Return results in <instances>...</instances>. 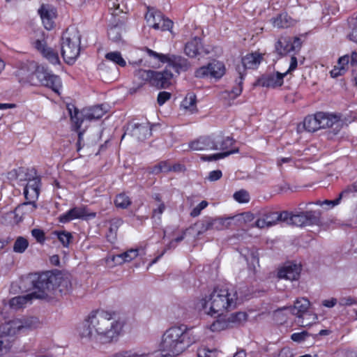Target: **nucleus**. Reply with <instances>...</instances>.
I'll use <instances>...</instances> for the list:
<instances>
[{
	"instance_id": "obj_45",
	"label": "nucleus",
	"mask_w": 357,
	"mask_h": 357,
	"mask_svg": "<svg viewBox=\"0 0 357 357\" xmlns=\"http://www.w3.org/2000/svg\"><path fill=\"white\" fill-rule=\"evenodd\" d=\"M238 151V149H233V150H231L229 151H225V152L219 153H215V154H212L210 155H206V156L202 157V159L204 160H208V161L217 160H220V159L224 158L225 157H227L232 153H237Z\"/></svg>"
},
{
	"instance_id": "obj_34",
	"label": "nucleus",
	"mask_w": 357,
	"mask_h": 357,
	"mask_svg": "<svg viewBox=\"0 0 357 357\" xmlns=\"http://www.w3.org/2000/svg\"><path fill=\"white\" fill-rule=\"evenodd\" d=\"M148 11L145 15V19L146 20L149 26L153 27L156 30V26L154 25L155 24H160L162 19L163 17V15L159 10H155L153 8L147 7Z\"/></svg>"
},
{
	"instance_id": "obj_11",
	"label": "nucleus",
	"mask_w": 357,
	"mask_h": 357,
	"mask_svg": "<svg viewBox=\"0 0 357 357\" xmlns=\"http://www.w3.org/2000/svg\"><path fill=\"white\" fill-rule=\"evenodd\" d=\"M225 73V67L223 63L218 61H213L207 66H204L198 68L195 71V77L198 78H204L210 76L219 79L223 76Z\"/></svg>"
},
{
	"instance_id": "obj_17",
	"label": "nucleus",
	"mask_w": 357,
	"mask_h": 357,
	"mask_svg": "<svg viewBox=\"0 0 357 357\" xmlns=\"http://www.w3.org/2000/svg\"><path fill=\"white\" fill-rule=\"evenodd\" d=\"M172 77V73L168 70H153L150 85L157 89H166L171 84Z\"/></svg>"
},
{
	"instance_id": "obj_64",
	"label": "nucleus",
	"mask_w": 357,
	"mask_h": 357,
	"mask_svg": "<svg viewBox=\"0 0 357 357\" xmlns=\"http://www.w3.org/2000/svg\"><path fill=\"white\" fill-rule=\"evenodd\" d=\"M356 193L350 185H347L339 195L341 199L343 197H349Z\"/></svg>"
},
{
	"instance_id": "obj_26",
	"label": "nucleus",
	"mask_w": 357,
	"mask_h": 357,
	"mask_svg": "<svg viewBox=\"0 0 357 357\" xmlns=\"http://www.w3.org/2000/svg\"><path fill=\"white\" fill-rule=\"evenodd\" d=\"M192 230L196 238H199L208 230H213L211 217L205 216L190 227L186 231Z\"/></svg>"
},
{
	"instance_id": "obj_2",
	"label": "nucleus",
	"mask_w": 357,
	"mask_h": 357,
	"mask_svg": "<svg viewBox=\"0 0 357 357\" xmlns=\"http://www.w3.org/2000/svg\"><path fill=\"white\" fill-rule=\"evenodd\" d=\"M199 337L185 324L175 325L165 331L159 344L164 356H176L196 342Z\"/></svg>"
},
{
	"instance_id": "obj_38",
	"label": "nucleus",
	"mask_w": 357,
	"mask_h": 357,
	"mask_svg": "<svg viewBox=\"0 0 357 357\" xmlns=\"http://www.w3.org/2000/svg\"><path fill=\"white\" fill-rule=\"evenodd\" d=\"M273 23L275 27L287 28L294 24V21L287 14L282 13L275 18Z\"/></svg>"
},
{
	"instance_id": "obj_12",
	"label": "nucleus",
	"mask_w": 357,
	"mask_h": 357,
	"mask_svg": "<svg viewBox=\"0 0 357 357\" xmlns=\"http://www.w3.org/2000/svg\"><path fill=\"white\" fill-rule=\"evenodd\" d=\"M318 117L321 119V129L330 128L335 135H337L344 125V121L340 114L319 112Z\"/></svg>"
},
{
	"instance_id": "obj_7",
	"label": "nucleus",
	"mask_w": 357,
	"mask_h": 357,
	"mask_svg": "<svg viewBox=\"0 0 357 357\" xmlns=\"http://www.w3.org/2000/svg\"><path fill=\"white\" fill-rule=\"evenodd\" d=\"M40 322L36 317L15 319L0 325V337H13L27 330L38 326Z\"/></svg>"
},
{
	"instance_id": "obj_42",
	"label": "nucleus",
	"mask_w": 357,
	"mask_h": 357,
	"mask_svg": "<svg viewBox=\"0 0 357 357\" xmlns=\"http://www.w3.org/2000/svg\"><path fill=\"white\" fill-rule=\"evenodd\" d=\"M54 234L64 247H68L73 239L71 233L66 231H55Z\"/></svg>"
},
{
	"instance_id": "obj_5",
	"label": "nucleus",
	"mask_w": 357,
	"mask_h": 357,
	"mask_svg": "<svg viewBox=\"0 0 357 357\" xmlns=\"http://www.w3.org/2000/svg\"><path fill=\"white\" fill-rule=\"evenodd\" d=\"M10 178L27 181L24 189V197L26 200L36 201L40 195V178L35 176L34 169H29L25 167L14 169L8 173Z\"/></svg>"
},
{
	"instance_id": "obj_56",
	"label": "nucleus",
	"mask_w": 357,
	"mask_h": 357,
	"mask_svg": "<svg viewBox=\"0 0 357 357\" xmlns=\"http://www.w3.org/2000/svg\"><path fill=\"white\" fill-rule=\"evenodd\" d=\"M107 261H112L113 263V265H121L126 262L122 253L109 256L107 259Z\"/></svg>"
},
{
	"instance_id": "obj_28",
	"label": "nucleus",
	"mask_w": 357,
	"mask_h": 357,
	"mask_svg": "<svg viewBox=\"0 0 357 357\" xmlns=\"http://www.w3.org/2000/svg\"><path fill=\"white\" fill-rule=\"evenodd\" d=\"M35 47L52 64L59 63V57L55 51L47 47L45 43L40 40H36Z\"/></svg>"
},
{
	"instance_id": "obj_44",
	"label": "nucleus",
	"mask_w": 357,
	"mask_h": 357,
	"mask_svg": "<svg viewBox=\"0 0 357 357\" xmlns=\"http://www.w3.org/2000/svg\"><path fill=\"white\" fill-rule=\"evenodd\" d=\"M114 202L116 206L121 208H126L131 204L130 198L125 194L117 195Z\"/></svg>"
},
{
	"instance_id": "obj_22",
	"label": "nucleus",
	"mask_w": 357,
	"mask_h": 357,
	"mask_svg": "<svg viewBox=\"0 0 357 357\" xmlns=\"http://www.w3.org/2000/svg\"><path fill=\"white\" fill-rule=\"evenodd\" d=\"M166 63L177 73L186 72L191 67V64L188 59L180 55L168 54Z\"/></svg>"
},
{
	"instance_id": "obj_47",
	"label": "nucleus",
	"mask_w": 357,
	"mask_h": 357,
	"mask_svg": "<svg viewBox=\"0 0 357 357\" xmlns=\"http://www.w3.org/2000/svg\"><path fill=\"white\" fill-rule=\"evenodd\" d=\"M108 36L112 41H119L121 38L120 28L117 26L110 27L108 30Z\"/></svg>"
},
{
	"instance_id": "obj_15",
	"label": "nucleus",
	"mask_w": 357,
	"mask_h": 357,
	"mask_svg": "<svg viewBox=\"0 0 357 357\" xmlns=\"http://www.w3.org/2000/svg\"><path fill=\"white\" fill-rule=\"evenodd\" d=\"M96 215V213H89L86 207H75L61 215L59 220L61 223H66L74 219H86L87 217L95 218Z\"/></svg>"
},
{
	"instance_id": "obj_13",
	"label": "nucleus",
	"mask_w": 357,
	"mask_h": 357,
	"mask_svg": "<svg viewBox=\"0 0 357 357\" xmlns=\"http://www.w3.org/2000/svg\"><path fill=\"white\" fill-rule=\"evenodd\" d=\"M247 314L244 312H237L231 314L226 320H217L211 326L212 331L224 330L228 327L240 324L247 319Z\"/></svg>"
},
{
	"instance_id": "obj_62",
	"label": "nucleus",
	"mask_w": 357,
	"mask_h": 357,
	"mask_svg": "<svg viewBox=\"0 0 357 357\" xmlns=\"http://www.w3.org/2000/svg\"><path fill=\"white\" fill-rule=\"evenodd\" d=\"M349 55H344L343 56H341L337 61V67L339 68H345L346 66L349 63Z\"/></svg>"
},
{
	"instance_id": "obj_52",
	"label": "nucleus",
	"mask_w": 357,
	"mask_h": 357,
	"mask_svg": "<svg viewBox=\"0 0 357 357\" xmlns=\"http://www.w3.org/2000/svg\"><path fill=\"white\" fill-rule=\"evenodd\" d=\"M123 224V220L121 218H114L110 221L109 232L111 234L116 235V231L119 227Z\"/></svg>"
},
{
	"instance_id": "obj_25",
	"label": "nucleus",
	"mask_w": 357,
	"mask_h": 357,
	"mask_svg": "<svg viewBox=\"0 0 357 357\" xmlns=\"http://www.w3.org/2000/svg\"><path fill=\"white\" fill-rule=\"evenodd\" d=\"M107 110L101 105H96L89 108L83 109L81 112L79 111V116L84 121H91L100 119Z\"/></svg>"
},
{
	"instance_id": "obj_39",
	"label": "nucleus",
	"mask_w": 357,
	"mask_h": 357,
	"mask_svg": "<svg viewBox=\"0 0 357 357\" xmlns=\"http://www.w3.org/2000/svg\"><path fill=\"white\" fill-rule=\"evenodd\" d=\"M105 59L107 61H111L121 67H125L126 66V61L122 57V55L119 52L116 51L108 52L105 54Z\"/></svg>"
},
{
	"instance_id": "obj_1",
	"label": "nucleus",
	"mask_w": 357,
	"mask_h": 357,
	"mask_svg": "<svg viewBox=\"0 0 357 357\" xmlns=\"http://www.w3.org/2000/svg\"><path fill=\"white\" fill-rule=\"evenodd\" d=\"M122 328L123 324L115 312L98 310L84 321L78 331L82 338L100 344H109L118 340Z\"/></svg>"
},
{
	"instance_id": "obj_32",
	"label": "nucleus",
	"mask_w": 357,
	"mask_h": 357,
	"mask_svg": "<svg viewBox=\"0 0 357 357\" xmlns=\"http://www.w3.org/2000/svg\"><path fill=\"white\" fill-rule=\"evenodd\" d=\"M310 306V301L304 298H298L295 302L293 306L285 307L289 309L290 312L298 317L300 319L302 318L303 314L306 312Z\"/></svg>"
},
{
	"instance_id": "obj_35",
	"label": "nucleus",
	"mask_w": 357,
	"mask_h": 357,
	"mask_svg": "<svg viewBox=\"0 0 357 357\" xmlns=\"http://www.w3.org/2000/svg\"><path fill=\"white\" fill-rule=\"evenodd\" d=\"M214 148L213 150H226L229 147L231 146L234 142L233 138L230 137H225L222 135H218L213 136Z\"/></svg>"
},
{
	"instance_id": "obj_36",
	"label": "nucleus",
	"mask_w": 357,
	"mask_h": 357,
	"mask_svg": "<svg viewBox=\"0 0 357 357\" xmlns=\"http://www.w3.org/2000/svg\"><path fill=\"white\" fill-rule=\"evenodd\" d=\"M201 48L202 44L200 42V39L198 38H195L194 39L186 43L184 51L185 54L188 55V56L195 57L201 53Z\"/></svg>"
},
{
	"instance_id": "obj_46",
	"label": "nucleus",
	"mask_w": 357,
	"mask_h": 357,
	"mask_svg": "<svg viewBox=\"0 0 357 357\" xmlns=\"http://www.w3.org/2000/svg\"><path fill=\"white\" fill-rule=\"evenodd\" d=\"M233 197L238 203H248L250 201V195L245 190H240L236 192Z\"/></svg>"
},
{
	"instance_id": "obj_50",
	"label": "nucleus",
	"mask_w": 357,
	"mask_h": 357,
	"mask_svg": "<svg viewBox=\"0 0 357 357\" xmlns=\"http://www.w3.org/2000/svg\"><path fill=\"white\" fill-rule=\"evenodd\" d=\"M208 205L207 201L203 200L197 206H196L190 212V216L192 218H195L199 216L201 214V212L203 209L206 208Z\"/></svg>"
},
{
	"instance_id": "obj_18",
	"label": "nucleus",
	"mask_w": 357,
	"mask_h": 357,
	"mask_svg": "<svg viewBox=\"0 0 357 357\" xmlns=\"http://www.w3.org/2000/svg\"><path fill=\"white\" fill-rule=\"evenodd\" d=\"M151 76H153L152 70L138 69L134 73V84L135 86L129 89L130 94L136 93L145 84H151Z\"/></svg>"
},
{
	"instance_id": "obj_59",
	"label": "nucleus",
	"mask_w": 357,
	"mask_h": 357,
	"mask_svg": "<svg viewBox=\"0 0 357 357\" xmlns=\"http://www.w3.org/2000/svg\"><path fill=\"white\" fill-rule=\"evenodd\" d=\"M214 351L210 350L206 348H201L198 349L197 351L198 357H213L214 356Z\"/></svg>"
},
{
	"instance_id": "obj_61",
	"label": "nucleus",
	"mask_w": 357,
	"mask_h": 357,
	"mask_svg": "<svg viewBox=\"0 0 357 357\" xmlns=\"http://www.w3.org/2000/svg\"><path fill=\"white\" fill-rule=\"evenodd\" d=\"M222 172L220 170H213L209 172L208 179L210 181H215L219 180L222 177Z\"/></svg>"
},
{
	"instance_id": "obj_30",
	"label": "nucleus",
	"mask_w": 357,
	"mask_h": 357,
	"mask_svg": "<svg viewBox=\"0 0 357 357\" xmlns=\"http://www.w3.org/2000/svg\"><path fill=\"white\" fill-rule=\"evenodd\" d=\"M131 135L139 141H143L151 135L149 123L135 124L131 130Z\"/></svg>"
},
{
	"instance_id": "obj_6",
	"label": "nucleus",
	"mask_w": 357,
	"mask_h": 357,
	"mask_svg": "<svg viewBox=\"0 0 357 357\" xmlns=\"http://www.w3.org/2000/svg\"><path fill=\"white\" fill-rule=\"evenodd\" d=\"M61 55L68 64H73L79 55L81 35L75 28H68L61 40Z\"/></svg>"
},
{
	"instance_id": "obj_10",
	"label": "nucleus",
	"mask_w": 357,
	"mask_h": 357,
	"mask_svg": "<svg viewBox=\"0 0 357 357\" xmlns=\"http://www.w3.org/2000/svg\"><path fill=\"white\" fill-rule=\"evenodd\" d=\"M301 40L298 37L281 36L275 43V51L281 56L291 52L298 51L301 47Z\"/></svg>"
},
{
	"instance_id": "obj_60",
	"label": "nucleus",
	"mask_w": 357,
	"mask_h": 357,
	"mask_svg": "<svg viewBox=\"0 0 357 357\" xmlns=\"http://www.w3.org/2000/svg\"><path fill=\"white\" fill-rule=\"evenodd\" d=\"M356 303V301L351 296L341 298L339 305L341 306H350Z\"/></svg>"
},
{
	"instance_id": "obj_14",
	"label": "nucleus",
	"mask_w": 357,
	"mask_h": 357,
	"mask_svg": "<svg viewBox=\"0 0 357 357\" xmlns=\"http://www.w3.org/2000/svg\"><path fill=\"white\" fill-rule=\"evenodd\" d=\"M67 109L70 116L73 130H75L78 133V141L77 146V151H79L82 148V141L83 140V135L84 132V130H82L83 119H82L79 116V109L76 108L73 105H68Z\"/></svg>"
},
{
	"instance_id": "obj_58",
	"label": "nucleus",
	"mask_w": 357,
	"mask_h": 357,
	"mask_svg": "<svg viewBox=\"0 0 357 357\" xmlns=\"http://www.w3.org/2000/svg\"><path fill=\"white\" fill-rule=\"evenodd\" d=\"M308 335V333L303 331L300 333H294L291 335V338L293 341L301 342L305 340L306 337Z\"/></svg>"
},
{
	"instance_id": "obj_48",
	"label": "nucleus",
	"mask_w": 357,
	"mask_h": 357,
	"mask_svg": "<svg viewBox=\"0 0 357 357\" xmlns=\"http://www.w3.org/2000/svg\"><path fill=\"white\" fill-rule=\"evenodd\" d=\"M154 25L156 26V30L170 31L173 26V22L169 19L165 18L163 16L160 24L158 25V24L154 23Z\"/></svg>"
},
{
	"instance_id": "obj_49",
	"label": "nucleus",
	"mask_w": 357,
	"mask_h": 357,
	"mask_svg": "<svg viewBox=\"0 0 357 357\" xmlns=\"http://www.w3.org/2000/svg\"><path fill=\"white\" fill-rule=\"evenodd\" d=\"M32 236L36 240V241L40 244H43L45 241V232L40 229H33L31 230Z\"/></svg>"
},
{
	"instance_id": "obj_54",
	"label": "nucleus",
	"mask_w": 357,
	"mask_h": 357,
	"mask_svg": "<svg viewBox=\"0 0 357 357\" xmlns=\"http://www.w3.org/2000/svg\"><path fill=\"white\" fill-rule=\"evenodd\" d=\"M126 262H129L133 259L136 258L138 255L137 249H130L122 253Z\"/></svg>"
},
{
	"instance_id": "obj_9",
	"label": "nucleus",
	"mask_w": 357,
	"mask_h": 357,
	"mask_svg": "<svg viewBox=\"0 0 357 357\" xmlns=\"http://www.w3.org/2000/svg\"><path fill=\"white\" fill-rule=\"evenodd\" d=\"M34 75L41 85L50 88L55 93H59L62 83L59 76L53 74L44 66H38Z\"/></svg>"
},
{
	"instance_id": "obj_16",
	"label": "nucleus",
	"mask_w": 357,
	"mask_h": 357,
	"mask_svg": "<svg viewBox=\"0 0 357 357\" xmlns=\"http://www.w3.org/2000/svg\"><path fill=\"white\" fill-rule=\"evenodd\" d=\"M38 13L47 30H52L54 26V19L56 17V9L49 4H43L38 9Z\"/></svg>"
},
{
	"instance_id": "obj_33",
	"label": "nucleus",
	"mask_w": 357,
	"mask_h": 357,
	"mask_svg": "<svg viewBox=\"0 0 357 357\" xmlns=\"http://www.w3.org/2000/svg\"><path fill=\"white\" fill-rule=\"evenodd\" d=\"M303 128L306 131L311 132L321 129V119L318 117V112L305 118L303 121Z\"/></svg>"
},
{
	"instance_id": "obj_57",
	"label": "nucleus",
	"mask_w": 357,
	"mask_h": 357,
	"mask_svg": "<svg viewBox=\"0 0 357 357\" xmlns=\"http://www.w3.org/2000/svg\"><path fill=\"white\" fill-rule=\"evenodd\" d=\"M171 98V93L167 91H161L158 93L157 102L159 105H162Z\"/></svg>"
},
{
	"instance_id": "obj_19",
	"label": "nucleus",
	"mask_w": 357,
	"mask_h": 357,
	"mask_svg": "<svg viewBox=\"0 0 357 357\" xmlns=\"http://www.w3.org/2000/svg\"><path fill=\"white\" fill-rule=\"evenodd\" d=\"M37 67L36 64L33 62H21L17 66L15 75L19 77L20 82H32L35 77L34 73Z\"/></svg>"
},
{
	"instance_id": "obj_31",
	"label": "nucleus",
	"mask_w": 357,
	"mask_h": 357,
	"mask_svg": "<svg viewBox=\"0 0 357 357\" xmlns=\"http://www.w3.org/2000/svg\"><path fill=\"white\" fill-rule=\"evenodd\" d=\"M238 215L225 216V217H211L213 230L221 231L230 227L232 222L234 221Z\"/></svg>"
},
{
	"instance_id": "obj_4",
	"label": "nucleus",
	"mask_w": 357,
	"mask_h": 357,
	"mask_svg": "<svg viewBox=\"0 0 357 357\" xmlns=\"http://www.w3.org/2000/svg\"><path fill=\"white\" fill-rule=\"evenodd\" d=\"M33 287L39 290L38 296L40 299L51 297L52 295L66 294L72 289V284L68 276L61 273L45 272L32 280Z\"/></svg>"
},
{
	"instance_id": "obj_41",
	"label": "nucleus",
	"mask_w": 357,
	"mask_h": 357,
	"mask_svg": "<svg viewBox=\"0 0 357 357\" xmlns=\"http://www.w3.org/2000/svg\"><path fill=\"white\" fill-rule=\"evenodd\" d=\"M29 246V241L22 236H18L13 244V252L24 253Z\"/></svg>"
},
{
	"instance_id": "obj_20",
	"label": "nucleus",
	"mask_w": 357,
	"mask_h": 357,
	"mask_svg": "<svg viewBox=\"0 0 357 357\" xmlns=\"http://www.w3.org/2000/svg\"><path fill=\"white\" fill-rule=\"evenodd\" d=\"M35 291L32 293L27 294L24 296H18L11 298L9 302V306L14 310H18L21 308L25 307L26 305L31 304L33 299H40L38 295L39 294V290L35 289Z\"/></svg>"
},
{
	"instance_id": "obj_21",
	"label": "nucleus",
	"mask_w": 357,
	"mask_h": 357,
	"mask_svg": "<svg viewBox=\"0 0 357 357\" xmlns=\"http://www.w3.org/2000/svg\"><path fill=\"white\" fill-rule=\"evenodd\" d=\"M286 73L279 72L264 75L258 79V84L268 88L280 86L283 84V79Z\"/></svg>"
},
{
	"instance_id": "obj_27",
	"label": "nucleus",
	"mask_w": 357,
	"mask_h": 357,
	"mask_svg": "<svg viewBox=\"0 0 357 357\" xmlns=\"http://www.w3.org/2000/svg\"><path fill=\"white\" fill-rule=\"evenodd\" d=\"M301 266L296 264H291L282 267L278 271V278L291 281L298 279L301 273Z\"/></svg>"
},
{
	"instance_id": "obj_55",
	"label": "nucleus",
	"mask_w": 357,
	"mask_h": 357,
	"mask_svg": "<svg viewBox=\"0 0 357 357\" xmlns=\"http://www.w3.org/2000/svg\"><path fill=\"white\" fill-rule=\"evenodd\" d=\"M167 163L165 162H162L157 165H155L151 168L150 173L158 174L160 172H167Z\"/></svg>"
},
{
	"instance_id": "obj_29",
	"label": "nucleus",
	"mask_w": 357,
	"mask_h": 357,
	"mask_svg": "<svg viewBox=\"0 0 357 357\" xmlns=\"http://www.w3.org/2000/svg\"><path fill=\"white\" fill-rule=\"evenodd\" d=\"M190 147L194 151H209L215 148L213 137H199L198 139L192 142L190 144Z\"/></svg>"
},
{
	"instance_id": "obj_51",
	"label": "nucleus",
	"mask_w": 357,
	"mask_h": 357,
	"mask_svg": "<svg viewBox=\"0 0 357 357\" xmlns=\"http://www.w3.org/2000/svg\"><path fill=\"white\" fill-rule=\"evenodd\" d=\"M146 52L149 56L158 60L162 63H166L168 54H160L150 49H147Z\"/></svg>"
},
{
	"instance_id": "obj_8",
	"label": "nucleus",
	"mask_w": 357,
	"mask_h": 357,
	"mask_svg": "<svg viewBox=\"0 0 357 357\" xmlns=\"http://www.w3.org/2000/svg\"><path fill=\"white\" fill-rule=\"evenodd\" d=\"M284 222L288 225L306 227L318 225L321 222V212L319 211H307L298 213L287 211Z\"/></svg>"
},
{
	"instance_id": "obj_53",
	"label": "nucleus",
	"mask_w": 357,
	"mask_h": 357,
	"mask_svg": "<svg viewBox=\"0 0 357 357\" xmlns=\"http://www.w3.org/2000/svg\"><path fill=\"white\" fill-rule=\"evenodd\" d=\"M107 6L109 10H114L112 15H117L118 13H116L117 10H119V13L123 12V9L120 8L119 0H107Z\"/></svg>"
},
{
	"instance_id": "obj_37",
	"label": "nucleus",
	"mask_w": 357,
	"mask_h": 357,
	"mask_svg": "<svg viewBox=\"0 0 357 357\" xmlns=\"http://www.w3.org/2000/svg\"><path fill=\"white\" fill-rule=\"evenodd\" d=\"M266 219V222L268 224V227L276 225L279 222H284L287 219V211L281 213L278 212H269L263 215Z\"/></svg>"
},
{
	"instance_id": "obj_3",
	"label": "nucleus",
	"mask_w": 357,
	"mask_h": 357,
	"mask_svg": "<svg viewBox=\"0 0 357 357\" xmlns=\"http://www.w3.org/2000/svg\"><path fill=\"white\" fill-rule=\"evenodd\" d=\"M238 295L234 288L216 287L207 297L202 299L200 305L206 314L218 317L225 311L236 307Z\"/></svg>"
},
{
	"instance_id": "obj_43",
	"label": "nucleus",
	"mask_w": 357,
	"mask_h": 357,
	"mask_svg": "<svg viewBox=\"0 0 357 357\" xmlns=\"http://www.w3.org/2000/svg\"><path fill=\"white\" fill-rule=\"evenodd\" d=\"M196 96L194 93H189L183 99L181 106L186 109L192 111L195 107Z\"/></svg>"
},
{
	"instance_id": "obj_63",
	"label": "nucleus",
	"mask_w": 357,
	"mask_h": 357,
	"mask_svg": "<svg viewBox=\"0 0 357 357\" xmlns=\"http://www.w3.org/2000/svg\"><path fill=\"white\" fill-rule=\"evenodd\" d=\"M347 69L345 68H339L335 66L334 68L330 72L332 77H337L343 75L346 72Z\"/></svg>"
},
{
	"instance_id": "obj_24",
	"label": "nucleus",
	"mask_w": 357,
	"mask_h": 357,
	"mask_svg": "<svg viewBox=\"0 0 357 357\" xmlns=\"http://www.w3.org/2000/svg\"><path fill=\"white\" fill-rule=\"evenodd\" d=\"M37 208L36 201L27 200L26 202L19 204L14 211L11 212L15 215V219L17 222L21 221L24 215L33 213Z\"/></svg>"
},
{
	"instance_id": "obj_40",
	"label": "nucleus",
	"mask_w": 357,
	"mask_h": 357,
	"mask_svg": "<svg viewBox=\"0 0 357 357\" xmlns=\"http://www.w3.org/2000/svg\"><path fill=\"white\" fill-rule=\"evenodd\" d=\"M238 73L239 74L238 78L236 80V86H234L231 92H230V98H236L238 96L241 95L243 90V74L241 70V68H238Z\"/></svg>"
},
{
	"instance_id": "obj_23",
	"label": "nucleus",
	"mask_w": 357,
	"mask_h": 357,
	"mask_svg": "<svg viewBox=\"0 0 357 357\" xmlns=\"http://www.w3.org/2000/svg\"><path fill=\"white\" fill-rule=\"evenodd\" d=\"M263 59V54L259 52H252L243 56L241 60L242 66H238L241 68V70L243 74L246 69H256L258 68Z\"/></svg>"
}]
</instances>
